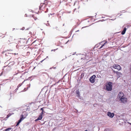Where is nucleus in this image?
<instances>
[{"mask_svg": "<svg viewBox=\"0 0 131 131\" xmlns=\"http://www.w3.org/2000/svg\"><path fill=\"white\" fill-rule=\"evenodd\" d=\"M112 83L111 82H109L105 85V89L107 91H111L112 90Z\"/></svg>", "mask_w": 131, "mask_h": 131, "instance_id": "nucleus-1", "label": "nucleus"}, {"mask_svg": "<svg viewBox=\"0 0 131 131\" xmlns=\"http://www.w3.org/2000/svg\"><path fill=\"white\" fill-rule=\"evenodd\" d=\"M96 76L95 75H93L89 79L90 82L92 83H94L95 82V79Z\"/></svg>", "mask_w": 131, "mask_h": 131, "instance_id": "nucleus-2", "label": "nucleus"}, {"mask_svg": "<svg viewBox=\"0 0 131 131\" xmlns=\"http://www.w3.org/2000/svg\"><path fill=\"white\" fill-rule=\"evenodd\" d=\"M120 100L122 103H125L127 102V99L126 97H123L122 98H121L120 99Z\"/></svg>", "mask_w": 131, "mask_h": 131, "instance_id": "nucleus-3", "label": "nucleus"}, {"mask_svg": "<svg viewBox=\"0 0 131 131\" xmlns=\"http://www.w3.org/2000/svg\"><path fill=\"white\" fill-rule=\"evenodd\" d=\"M45 6L46 5L44 3H41L39 6V9L40 10L43 9L45 7Z\"/></svg>", "mask_w": 131, "mask_h": 131, "instance_id": "nucleus-4", "label": "nucleus"}, {"mask_svg": "<svg viewBox=\"0 0 131 131\" xmlns=\"http://www.w3.org/2000/svg\"><path fill=\"white\" fill-rule=\"evenodd\" d=\"M107 115L110 117L112 118L114 116V114L113 113H111L110 112H108L107 113Z\"/></svg>", "mask_w": 131, "mask_h": 131, "instance_id": "nucleus-5", "label": "nucleus"}, {"mask_svg": "<svg viewBox=\"0 0 131 131\" xmlns=\"http://www.w3.org/2000/svg\"><path fill=\"white\" fill-rule=\"evenodd\" d=\"M113 67L115 69H117L118 70L121 69V68L120 66L119 65L117 64H115L113 66Z\"/></svg>", "mask_w": 131, "mask_h": 131, "instance_id": "nucleus-6", "label": "nucleus"}, {"mask_svg": "<svg viewBox=\"0 0 131 131\" xmlns=\"http://www.w3.org/2000/svg\"><path fill=\"white\" fill-rule=\"evenodd\" d=\"M124 94L123 93L121 92H120L118 95V97L120 99L123 97Z\"/></svg>", "mask_w": 131, "mask_h": 131, "instance_id": "nucleus-7", "label": "nucleus"}, {"mask_svg": "<svg viewBox=\"0 0 131 131\" xmlns=\"http://www.w3.org/2000/svg\"><path fill=\"white\" fill-rule=\"evenodd\" d=\"M42 116L40 115L38 118L35 119V121L36 122L38 121L41 120L42 119Z\"/></svg>", "mask_w": 131, "mask_h": 131, "instance_id": "nucleus-8", "label": "nucleus"}, {"mask_svg": "<svg viewBox=\"0 0 131 131\" xmlns=\"http://www.w3.org/2000/svg\"><path fill=\"white\" fill-rule=\"evenodd\" d=\"M23 117L24 116L23 115H21V117L20 118V119L18 121V122L20 123L21 122V121L24 119V118Z\"/></svg>", "mask_w": 131, "mask_h": 131, "instance_id": "nucleus-9", "label": "nucleus"}, {"mask_svg": "<svg viewBox=\"0 0 131 131\" xmlns=\"http://www.w3.org/2000/svg\"><path fill=\"white\" fill-rule=\"evenodd\" d=\"M126 30V27H124L123 30L121 34L122 35H124L125 33Z\"/></svg>", "mask_w": 131, "mask_h": 131, "instance_id": "nucleus-10", "label": "nucleus"}, {"mask_svg": "<svg viewBox=\"0 0 131 131\" xmlns=\"http://www.w3.org/2000/svg\"><path fill=\"white\" fill-rule=\"evenodd\" d=\"M122 74L121 73L119 72H118L117 73V76L118 78H120Z\"/></svg>", "mask_w": 131, "mask_h": 131, "instance_id": "nucleus-11", "label": "nucleus"}, {"mask_svg": "<svg viewBox=\"0 0 131 131\" xmlns=\"http://www.w3.org/2000/svg\"><path fill=\"white\" fill-rule=\"evenodd\" d=\"M25 81V80H24L22 83L19 84L17 86V88L16 89L18 90V88L20 86L22 85V84H23V83Z\"/></svg>", "mask_w": 131, "mask_h": 131, "instance_id": "nucleus-12", "label": "nucleus"}, {"mask_svg": "<svg viewBox=\"0 0 131 131\" xmlns=\"http://www.w3.org/2000/svg\"><path fill=\"white\" fill-rule=\"evenodd\" d=\"M82 55L83 56V57L81 58V59H83L84 60L86 59H87L86 57V54H82Z\"/></svg>", "mask_w": 131, "mask_h": 131, "instance_id": "nucleus-13", "label": "nucleus"}, {"mask_svg": "<svg viewBox=\"0 0 131 131\" xmlns=\"http://www.w3.org/2000/svg\"><path fill=\"white\" fill-rule=\"evenodd\" d=\"M84 75V73H82L81 75V78H83Z\"/></svg>", "mask_w": 131, "mask_h": 131, "instance_id": "nucleus-14", "label": "nucleus"}, {"mask_svg": "<svg viewBox=\"0 0 131 131\" xmlns=\"http://www.w3.org/2000/svg\"><path fill=\"white\" fill-rule=\"evenodd\" d=\"M107 42V41H106V42H105L104 43V44H103V45H102L100 47V49H101V48Z\"/></svg>", "mask_w": 131, "mask_h": 131, "instance_id": "nucleus-15", "label": "nucleus"}, {"mask_svg": "<svg viewBox=\"0 0 131 131\" xmlns=\"http://www.w3.org/2000/svg\"><path fill=\"white\" fill-rule=\"evenodd\" d=\"M43 111H42L41 112L40 114V115H41V116H43Z\"/></svg>", "mask_w": 131, "mask_h": 131, "instance_id": "nucleus-16", "label": "nucleus"}, {"mask_svg": "<svg viewBox=\"0 0 131 131\" xmlns=\"http://www.w3.org/2000/svg\"><path fill=\"white\" fill-rule=\"evenodd\" d=\"M77 3V5L78 4V3L77 2V1H76L74 3V6L75 4Z\"/></svg>", "mask_w": 131, "mask_h": 131, "instance_id": "nucleus-17", "label": "nucleus"}, {"mask_svg": "<svg viewBox=\"0 0 131 131\" xmlns=\"http://www.w3.org/2000/svg\"><path fill=\"white\" fill-rule=\"evenodd\" d=\"M59 82L58 81V82L56 83H55L53 85H56V84H57Z\"/></svg>", "mask_w": 131, "mask_h": 131, "instance_id": "nucleus-18", "label": "nucleus"}, {"mask_svg": "<svg viewBox=\"0 0 131 131\" xmlns=\"http://www.w3.org/2000/svg\"><path fill=\"white\" fill-rule=\"evenodd\" d=\"M19 123H19V122H18L17 123V124L16 125V126H17L19 124Z\"/></svg>", "mask_w": 131, "mask_h": 131, "instance_id": "nucleus-19", "label": "nucleus"}, {"mask_svg": "<svg viewBox=\"0 0 131 131\" xmlns=\"http://www.w3.org/2000/svg\"><path fill=\"white\" fill-rule=\"evenodd\" d=\"M3 36V34L0 33V37H2Z\"/></svg>", "mask_w": 131, "mask_h": 131, "instance_id": "nucleus-20", "label": "nucleus"}, {"mask_svg": "<svg viewBox=\"0 0 131 131\" xmlns=\"http://www.w3.org/2000/svg\"><path fill=\"white\" fill-rule=\"evenodd\" d=\"M113 72H114V73H116V74H117V73L118 72H117V71H114H114H113Z\"/></svg>", "mask_w": 131, "mask_h": 131, "instance_id": "nucleus-21", "label": "nucleus"}, {"mask_svg": "<svg viewBox=\"0 0 131 131\" xmlns=\"http://www.w3.org/2000/svg\"><path fill=\"white\" fill-rule=\"evenodd\" d=\"M46 25L47 26H50L49 24V23H48Z\"/></svg>", "mask_w": 131, "mask_h": 131, "instance_id": "nucleus-22", "label": "nucleus"}, {"mask_svg": "<svg viewBox=\"0 0 131 131\" xmlns=\"http://www.w3.org/2000/svg\"><path fill=\"white\" fill-rule=\"evenodd\" d=\"M79 91H77V94H79L80 93H79Z\"/></svg>", "mask_w": 131, "mask_h": 131, "instance_id": "nucleus-23", "label": "nucleus"}, {"mask_svg": "<svg viewBox=\"0 0 131 131\" xmlns=\"http://www.w3.org/2000/svg\"><path fill=\"white\" fill-rule=\"evenodd\" d=\"M40 110H42V111H44L43 110V108H40Z\"/></svg>", "mask_w": 131, "mask_h": 131, "instance_id": "nucleus-24", "label": "nucleus"}, {"mask_svg": "<svg viewBox=\"0 0 131 131\" xmlns=\"http://www.w3.org/2000/svg\"><path fill=\"white\" fill-rule=\"evenodd\" d=\"M5 131H8V128H7L5 129Z\"/></svg>", "mask_w": 131, "mask_h": 131, "instance_id": "nucleus-25", "label": "nucleus"}, {"mask_svg": "<svg viewBox=\"0 0 131 131\" xmlns=\"http://www.w3.org/2000/svg\"><path fill=\"white\" fill-rule=\"evenodd\" d=\"M46 59V58L45 59H44L43 60H42L40 61L41 62H42L44 60H45Z\"/></svg>", "mask_w": 131, "mask_h": 131, "instance_id": "nucleus-26", "label": "nucleus"}, {"mask_svg": "<svg viewBox=\"0 0 131 131\" xmlns=\"http://www.w3.org/2000/svg\"><path fill=\"white\" fill-rule=\"evenodd\" d=\"M12 114H9V116H8L9 117V116H10Z\"/></svg>", "mask_w": 131, "mask_h": 131, "instance_id": "nucleus-27", "label": "nucleus"}, {"mask_svg": "<svg viewBox=\"0 0 131 131\" xmlns=\"http://www.w3.org/2000/svg\"><path fill=\"white\" fill-rule=\"evenodd\" d=\"M12 128H8V130H11Z\"/></svg>", "mask_w": 131, "mask_h": 131, "instance_id": "nucleus-28", "label": "nucleus"}, {"mask_svg": "<svg viewBox=\"0 0 131 131\" xmlns=\"http://www.w3.org/2000/svg\"><path fill=\"white\" fill-rule=\"evenodd\" d=\"M104 19H103L102 20H99L100 21H104Z\"/></svg>", "mask_w": 131, "mask_h": 131, "instance_id": "nucleus-29", "label": "nucleus"}, {"mask_svg": "<svg viewBox=\"0 0 131 131\" xmlns=\"http://www.w3.org/2000/svg\"><path fill=\"white\" fill-rule=\"evenodd\" d=\"M25 29V27H23L22 28V30H24Z\"/></svg>", "mask_w": 131, "mask_h": 131, "instance_id": "nucleus-30", "label": "nucleus"}, {"mask_svg": "<svg viewBox=\"0 0 131 131\" xmlns=\"http://www.w3.org/2000/svg\"><path fill=\"white\" fill-rule=\"evenodd\" d=\"M12 94L13 95V94H12V93H10V96H12Z\"/></svg>", "mask_w": 131, "mask_h": 131, "instance_id": "nucleus-31", "label": "nucleus"}, {"mask_svg": "<svg viewBox=\"0 0 131 131\" xmlns=\"http://www.w3.org/2000/svg\"><path fill=\"white\" fill-rule=\"evenodd\" d=\"M57 49H54V50H51V51H52L53 50L54 51H55L56 50H57Z\"/></svg>", "mask_w": 131, "mask_h": 131, "instance_id": "nucleus-32", "label": "nucleus"}, {"mask_svg": "<svg viewBox=\"0 0 131 131\" xmlns=\"http://www.w3.org/2000/svg\"><path fill=\"white\" fill-rule=\"evenodd\" d=\"M27 72H25L23 74H25L26 73H27Z\"/></svg>", "mask_w": 131, "mask_h": 131, "instance_id": "nucleus-33", "label": "nucleus"}, {"mask_svg": "<svg viewBox=\"0 0 131 131\" xmlns=\"http://www.w3.org/2000/svg\"><path fill=\"white\" fill-rule=\"evenodd\" d=\"M76 8H75L74 9V12L75 10H76Z\"/></svg>", "mask_w": 131, "mask_h": 131, "instance_id": "nucleus-34", "label": "nucleus"}, {"mask_svg": "<svg viewBox=\"0 0 131 131\" xmlns=\"http://www.w3.org/2000/svg\"><path fill=\"white\" fill-rule=\"evenodd\" d=\"M8 117V115H7V116L6 117V118H7Z\"/></svg>", "mask_w": 131, "mask_h": 131, "instance_id": "nucleus-35", "label": "nucleus"}, {"mask_svg": "<svg viewBox=\"0 0 131 131\" xmlns=\"http://www.w3.org/2000/svg\"><path fill=\"white\" fill-rule=\"evenodd\" d=\"M127 123H128L129 124H130V123H129V122H127Z\"/></svg>", "mask_w": 131, "mask_h": 131, "instance_id": "nucleus-36", "label": "nucleus"}, {"mask_svg": "<svg viewBox=\"0 0 131 131\" xmlns=\"http://www.w3.org/2000/svg\"><path fill=\"white\" fill-rule=\"evenodd\" d=\"M100 77V78H101V76H100L99 75V77Z\"/></svg>", "mask_w": 131, "mask_h": 131, "instance_id": "nucleus-37", "label": "nucleus"}, {"mask_svg": "<svg viewBox=\"0 0 131 131\" xmlns=\"http://www.w3.org/2000/svg\"><path fill=\"white\" fill-rule=\"evenodd\" d=\"M79 31V30H78L77 31H76V32L77 31Z\"/></svg>", "mask_w": 131, "mask_h": 131, "instance_id": "nucleus-38", "label": "nucleus"}, {"mask_svg": "<svg viewBox=\"0 0 131 131\" xmlns=\"http://www.w3.org/2000/svg\"><path fill=\"white\" fill-rule=\"evenodd\" d=\"M34 18L35 19V20H36V18H34Z\"/></svg>", "mask_w": 131, "mask_h": 131, "instance_id": "nucleus-39", "label": "nucleus"}, {"mask_svg": "<svg viewBox=\"0 0 131 131\" xmlns=\"http://www.w3.org/2000/svg\"><path fill=\"white\" fill-rule=\"evenodd\" d=\"M8 53H9V54H11V53H9V52Z\"/></svg>", "mask_w": 131, "mask_h": 131, "instance_id": "nucleus-40", "label": "nucleus"}, {"mask_svg": "<svg viewBox=\"0 0 131 131\" xmlns=\"http://www.w3.org/2000/svg\"><path fill=\"white\" fill-rule=\"evenodd\" d=\"M104 17H102V18H104Z\"/></svg>", "mask_w": 131, "mask_h": 131, "instance_id": "nucleus-41", "label": "nucleus"}, {"mask_svg": "<svg viewBox=\"0 0 131 131\" xmlns=\"http://www.w3.org/2000/svg\"><path fill=\"white\" fill-rule=\"evenodd\" d=\"M30 85V84H29H29L28 85Z\"/></svg>", "mask_w": 131, "mask_h": 131, "instance_id": "nucleus-42", "label": "nucleus"}, {"mask_svg": "<svg viewBox=\"0 0 131 131\" xmlns=\"http://www.w3.org/2000/svg\"><path fill=\"white\" fill-rule=\"evenodd\" d=\"M130 125H131V123H130Z\"/></svg>", "mask_w": 131, "mask_h": 131, "instance_id": "nucleus-43", "label": "nucleus"}, {"mask_svg": "<svg viewBox=\"0 0 131 131\" xmlns=\"http://www.w3.org/2000/svg\"><path fill=\"white\" fill-rule=\"evenodd\" d=\"M79 7H78V9H79Z\"/></svg>", "mask_w": 131, "mask_h": 131, "instance_id": "nucleus-44", "label": "nucleus"}, {"mask_svg": "<svg viewBox=\"0 0 131 131\" xmlns=\"http://www.w3.org/2000/svg\"><path fill=\"white\" fill-rule=\"evenodd\" d=\"M26 14H25V16H26Z\"/></svg>", "mask_w": 131, "mask_h": 131, "instance_id": "nucleus-45", "label": "nucleus"}, {"mask_svg": "<svg viewBox=\"0 0 131 131\" xmlns=\"http://www.w3.org/2000/svg\"><path fill=\"white\" fill-rule=\"evenodd\" d=\"M32 17H34V16L33 15H32Z\"/></svg>", "mask_w": 131, "mask_h": 131, "instance_id": "nucleus-46", "label": "nucleus"}, {"mask_svg": "<svg viewBox=\"0 0 131 131\" xmlns=\"http://www.w3.org/2000/svg\"><path fill=\"white\" fill-rule=\"evenodd\" d=\"M14 54H16V53H14Z\"/></svg>", "mask_w": 131, "mask_h": 131, "instance_id": "nucleus-47", "label": "nucleus"}, {"mask_svg": "<svg viewBox=\"0 0 131 131\" xmlns=\"http://www.w3.org/2000/svg\"><path fill=\"white\" fill-rule=\"evenodd\" d=\"M51 68H50V69H51Z\"/></svg>", "mask_w": 131, "mask_h": 131, "instance_id": "nucleus-48", "label": "nucleus"}, {"mask_svg": "<svg viewBox=\"0 0 131 131\" xmlns=\"http://www.w3.org/2000/svg\"><path fill=\"white\" fill-rule=\"evenodd\" d=\"M30 87V86H29L28 88H29Z\"/></svg>", "mask_w": 131, "mask_h": 131, "instance_id": "nucleus-49", "label": "nucleus"}, {"mask_svg": "<svg viewBox=\"0 0 131 131\" xmlns=\"http://www.w3.org/2000/svg\"><path fill=\"white\" fill-rule=\"evenodd\" d=\"M48 56H47V58H48Z\"/></svg>", "mask_w": 131, "mask_h": 131, "instance_id": "nucleus-50", "label": "nucleus"}, {"mask_svg": "<svg viewBox=\"0 0 131 131\" xmlns=\"http://www.w3.org/2000/svg\"><path fill=\"white\" fill-rule=\"evenodd\" d=\"M130 26H131V25Z\"/></svg>", "mask_w": 131, "mask_h": 131, "instance_id": "nucleus-51", "label": "nucleus"}]
</instances>
